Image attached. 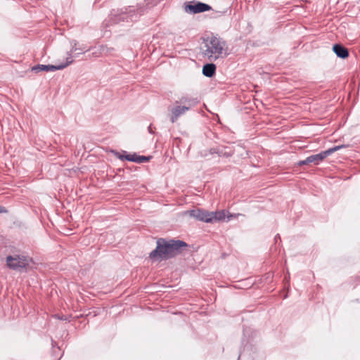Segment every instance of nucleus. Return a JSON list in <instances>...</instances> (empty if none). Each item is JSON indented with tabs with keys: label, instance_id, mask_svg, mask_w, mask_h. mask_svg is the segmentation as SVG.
<instances>
[{
	"label": "nucleus",
	"instance_id": "18",
	"mask_svg": "<svg viewBox=\"0 0 360 360\" xmlns=\"http://www.w3.org/2000/svg\"><path fill=\"white\" fill-rule=\"evenodd\" d=\"M112 153H114V155L119 158L121 160H125V155H121L119 152L115 150H112Z\"/></svg>",
	"mask_w": 360,
	"mask_h": 360
},
{
	"label": "nucleus",
	"instance_id": "9",
	"mask_svg": "<svg viewBox=\"0 0 360 360\" xmlns=\"http://www.w3.org/2000/svg\"><path fill=\"white\" fill-rule=\"evenodd\" d=\"M188 111V108L181 105H176L171 110L170 121L172 123H174L177 121L179 117L186 113Z\"/></svg>",
	"mask_w": 360,
	"mask_h": 360
},
{
	"label": "nucleus",
	"instance_id": "22",
	"mask_svg": "<svg viewBox=\"0 0 360 360\" xmlns=\"http://www.w3.org/2000/svg\"><path fill=\"white\" fill-rule=\"evenodd\" d=\"M280 238V236L278 234H277L276 236H275V240H276L277 239Z\"/></svg>",
	"mask_w": 360,
	"mask_h": 360
},
{
	"label": "nucleus",
	"instance_id": "10",
	"mask_svg": "<svg viewBox=\"0 0 360 360\" xmlns=\"http://www.w3.org/2000/svg\"><path fill=\"white\" fill-rule=\"evenodd\" d=\"M125 160L127 161L137 163L148 162L151 159V156L139 155L136 153L125 155Z\"/></svg>",
	"mask_w": 360,
	"mask_h": 360
},
{
	"label": "nucleus",
	"instance_id": "1",
	"mask_svg": "<svg viewBox=\"0 0 360 360\" xmlns=\"http://www.w3.org/2000/svg\"><path fill=\"white\" fill-rule=\"evenodd\" d=\"M187 246L188 244L183 240L159 238L157 240L156 248L150 253L149 257L151 259L156 257L162 259H170L180 254Z\"/></svg>",
	"mask_w": 360,
	"mask_h": 360
},
{
	"label": "nucleus",
	"instance_id": "21",
	"mask_svg": "<svg viewBox=\"0 0 360 360\" xmlns=\"http://www.w3.org/2000/svg\"><path fill=\"white\" fill-rule=\"evenodd\" d=\"M148 130L149 133L153 134V131L152 127H151V124L148 127Z\"/></svg>",
	"mask_w": 360,
	"mask_h": 360
},
{
	"label": "nucleus",
	"instance_id": "13",
	"mask_svg": "<svg viewBox=\"0 0 360 360\" xmlns=\"http://www.w3.org/2000/svg\"><path fill=\"white\" fill-rule=\"evenodd\" d=\"M216 65L212 63H207L202 67V74L207 77H212L215 75Z\"/></svg>",
	"mask_w": 360,
	"mask_h": 360
},
{
	"label": "nucleus",
	"instance_id": "20",
	"mask_svg": "<svg viewBox=\"0 0 360 360\" xmlns=\"http://www.w3.org/2000/svg\"><path fill=\"white\" fill-rule=\"evenodd\" d=\"M8 210L4 206L0 205V213H7Z\"/></svg>",
	"mask_w": 360,
	"mask_h": 360
},
{
	"label": "nucleus",
	"instance_id": "14",
	"mask_svg": "<svg viewBox=\"0 0 360 360\" xmlns=\"http://www.w3.org/2000/svg\"><path fill=\"white\" fill-rule=\"evenodd\" d=\"M210 154H217L219 156L230 157L233 155V152L229 150L226 151V148L218 147L212 148L210 150Z\"/></svg>",
	"mask_w": 360,
	"mask_h": 360
},
{
	"label": "nucleus",
	"instance_id": "6",
	"mask_svg": "<svg viewBox=\"0 0 360 360\" xmlns=\"http://www.w3.org/2000/svg\"><path fill=\"white\" fill-rule=\"evenodd\" d=\"M31 259L28 257L20 255H8L6 257V264L11 269L15 271L27 270Z\"/></svg>",
	"mask_w": 360,
	"mask_h": 360
},
{
	"label": "nucleus",
	"instance_id": "4",
	"mask_svg": "<svg viewBox=\"0 0 360 360\" xmlns=\"http://www.w3.org/2000/svg\"><path fill=\"white\" fill-rule=\"evenodd\" d=\"M185 214L188 215L190 217H193L198 221L206 223L221 221L226 217L224 210L209 212L202 209H194L186 211Z\"/></svg>",
	"mask_w": 360,
	"mask_h": 360
},
{
	"label": "nucleus",
	"instance_id": "3",
	"mask_svg": "<svg viewBox=\"0 0 360 360\" xmlns=\"http://www.w3.org/2000/svg\"><path fill=\"white\" fill-rule=\"evenodd\" d=\"M143 13V8L140 7L135 10L133 6L122 8L116 11H113L110 14L108 18L103 22V25L105 27H110L124 22H135L138 20Z\"/></svg>",
	"mask_w": 360,
	"mask_h": 360
},
{
	"label": "nucleus",
	"instance_id": "11",
	"mask_svg": "<svg viewBox=\"0 0 360 360\" xmlns=\"http://www.w3.org/2000/svg\"><path fill=\"white\" fill-rule=\"evenodd\" d=\"M329 155L328 150L321 151V153L315 155H311L307 158V161L310 163H314V165H319L321 162H322L326 157Z\"/></svg>",
	"mask_w": 360,
	"mask_h": 360
},
{
	"label": "nucleus",
	"instance_id": "5",
	"mask_svg": "<svg viewBox=\"0 0 360 360\" xmlns=\"http://www.w3.org/2000/svg\"><path fill=\"white\" fill-rule=\"evenodd\" d=\"M76 44H75V46H72L70 51L68 53V56L66 58V63L63 64H60L58 65H37L32 68V71L37 73L40 71H55V70H63L69 65L72 64L73 63L72 58H77L79 55V53H75L78 49L75 46ZM84 49L79 48V50L83 51Z\"/></svg>",
	"mask_w": 360,
	"mask_h": 360
},
{
	"label": "nucleus",
	"instance_id": "16",
	"mask_svg": "<svg viewBox=\"0 0 360 360\" xmlns=\"http://www.w3.org/2000/svg\"><path fill=\"white\" fill-rule=\"evenodd\" d=\"M346 147H347V145L342 144V145L335 146L333 148L328 149L327 150H328L329 155H330L333 153L339 150L340 149L345 148Z\"/></svg>",
	"mask_w": 360,
	"mask_h": 360
},
{
	"label": "nucleus",
	"instance_id": "17",
	"mask_svg": "<svg viewBox=\"0 0 360 360\" xmlns=\"http://www.w3.org/2000/svg\"><path fill=\"white\" fill-rule=\"evenodd\" d=\"M91 56L96 58L103 56V52L100 50V46L94 49V51L91 53Z\"/></svg>",
	"mask_w": 360,
	"mask_h": 360
},
{
	"label": "nucleus",
	"instance_id": "12",
	"mask_svg": "<svg viewBox=\"0 0 360 360\" xmlns=\"http://www.w3.org/2000/svg\"><path fill=\"white\" fill-rule=\"evenodd\" d=\"M333 51L338 58L342 59H345L349 56L348 49L340 44H334Z\"/></svg>",
	"mask_w": 360,
	"mask_h": 360
},
{
	"label": "nucleus",
	"instance_id": "2",
	"mask_svg": "<svg viewBox=\"0 0 360 360\" xmlns=\"http://www.w3.org/2000/svg\"><path fill=\"white\" fill-rule=\"evenodd\" d=\"M202 52L205 57L211 61L223 58L229 55L228 47L225 40L217 35L212 34L204 39Z\"/></svg>",
	"mask_w": 360,
	"mask_h": 360
},
{
	"label": "nucleus",
	"instance_id": "8",
	"mask_svg": "<svg viewBox=\"0 0 360 360\" xmlns=\"http://www.w3.org/2000/svg\"><path fill=\"white\" fill-rule=\"evenodd\" d=\"M200 103L198 98L189 97L188 96H182L179 101H176V104H182L181 105L186 106L189 110L191 108L197 105Z\"/></svg>",
	"mask_w": 360,
	"mask_h": 360
},
{
	"label": "nucleus",
	"instance_id": "19",
	"mask_svg": "<svg viewBox=\"0 0 360 360\" xmlns=\"http://www.w3.org/2000/svg\"><path fill=\"white\" fill-rule=\"evenodd\" d=\"M309 163H310L309 162L307 161V158H306L304 160L300 161L298 162V165L301 166V165H307V164H309Z\"/></svg>",
	"mask_w": 360,
	"mask_h": 360
},
{
	"label": "nucleus",
	"instance_id": "15",
	"mask_svg": "<svg viewBox=\"0 0 360 360\" xmlns=\"http://www.w3.org/2000/svg\"><path fill=\"white\" fill-rule=\"evenodd\" d=\"M100 50L103 52V56H115L116 51L114 47H108L107 45H101Z\"/></svg>",
	"mask_w": 360,
	"mask_h": 360
},
{
	"label": "nucleus",
	"instance_id": "7",
	"mask_svg": "<svg viewBox=\"0 0 360 360\" xmlns=\"http://www.w3.org/2000/svg\"><path fill=\"white\" fill-rule=\"evenodd\" d=\"M212 8L210 5L202 2H190L185 6V11L188 13H199L211 10Z\"/></svg>",
	"mask_w": 360,
	"mask_h": 360
}]
</instances>
